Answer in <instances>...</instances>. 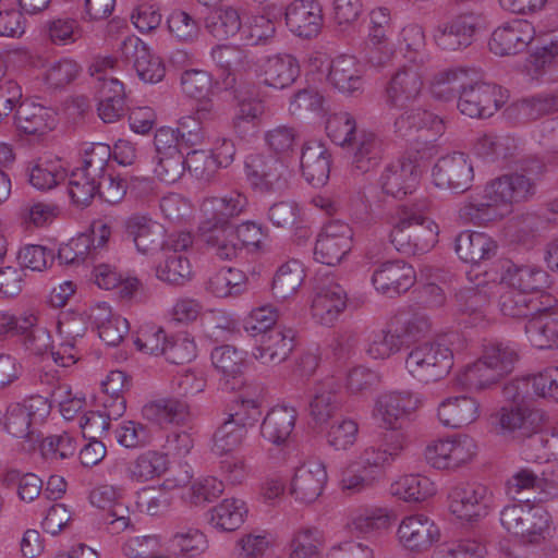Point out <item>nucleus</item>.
Returning <instances> with one entry per match:
<instances>
[{
  "instance_id": "obj_25",
  "label": "nucleus",
  "mask_w": 558,
  "mask_h": 558,
  "mask_svg": "<svg viewBox=\"0 0 558 558\" xmlns=\"http://www.w3.org/2000/svg\"><path fill=\"white\" fill-rule=\"evenodd\" d=\"M255 339L253 355L265 365L284 362L294 348V332L291 329L269 330Z\"/></svg>"
},
{
  "instance_id": "obj_51",
  "label": "nucleus",
  "mask_w": 558,
  "mask_h": 558,
  "mask_svg": "<svg viewBox=\"0 0 558 558\" xmlns=\"http://www.w3.org/2000/svg\"><path fill=\"white\" fill-rule=\"evenodd\" d=\"M304 279L303 268L298 260L283 264L272 280V294L278 300L294 295Z\"/></svg>"
},
{
  "instance_id": "obj_29",
  "label": "nucleus",
  "mask_w": 558,
  "mask_h": 558,
  "mask_svg": "<svg viewBox=\"0 0 558 558\" xmlns=\"http://www.w3.org/2000/svg\"><path fill=\"white\" fill-rule=\"evenodd\" d=\"M501 283L525 294L534 295L549 287L547 271L533 265H517L509 263L501 275Z\"/></svg>"
},
{
  "instance_id": "obj_38",
  "label": "nucleus",
  "mask_w": 558,
  "mask_h": 558,
  "mask_svg": "<svg viewBox=\"0 0 558 558\" xmlns=\"http://www.w3.org/2000/svg\"><path fill=\"white\" fill-rule=\"evenodd\" d=\"M352 153V167L355 171L366 173L378 166L383 157V143L369 131L361 130L348 145Z\"/></svg>"
},
{
  "instance_id": "obj_35",
  "label": "nucleus",
  "mask_w": 558,
  "mask_h": 558,
  "mask_svg": "<svg viewBox=\"0 0 558 558\" xmlns=\"http://www.w3.org/2000/svg\"><path fill=\"white\" fill-rule=\"evenodd\" d=\"M525 335L538 349L558 347V303L527 319Z\"/></svg>"
},
{
  "instance_id": "obj_5",
  "label": "nucleus",
  "mask_w": 558,
  "mask_h": 558,
  "mask_svg": "<svg viewBox=\"0 0 558 558\" xmlns=\"http://www.w3.org/2000/svg\"><path fill=\"white\" fill-rule=\"evenodd\" d=\"M549 513L529 499L506 505L500 511V523L521 543L537 545L549 534Z\"/></svg>"
},
{
  "instance_id": "obj_17",
  "label": "nucleus",
  "mask_w": 558,
  "mask_h": 558,
  "mask_svg": "<svg viewBox=\"0 0 558 558\" xmlns=\"http://www.w3.org/2000/svg\"><path fill=\"white\" fill-rule=\"evenodd\" d=\"M476 451V445L471 437L463 436L453 439H440L427 446L426 461L435 469H457L469 462Z\"/></svg>"
},
{
  "instance_id": "obj_53",
  "label": "nucleus",
  "mask_w": 558,
  "mask_h": 558,
  "mask_svg": "<svg viewBox=\"0 0 558 558\" xmlns=\"http://www.w3.org/2000/svg\"><path fill=\"white\" fill-rule=\"evenodd\" d=\"M264 111V104L258 99H244L240 101L233 118L235 133L242 138L255 135Z\"/></svg>"
},
{
  "instance_id": "obj_11",
  "label": "nucleus",
  "mask_w": 558,
  "mask_h": 558,
  "mask_svg": "<svg viewBox=\"0 0 558 558\" xmlns=\"http://www.w3.org/2000/svg\"><path fill=\"white\" fill-rule=\"evenodd\" d=\"M504 104L501 87L475 82L469 77L468 84L459 93L457 107L460 112L470 118H489Z\"/></svg>"
},
{
  "instance_id": "obj_64",
  "label": "nucleus",
  "mask_w": 558,
  "mask_h": 558,
  "mask_svg": "<svg viewBox=\"0 0 558 558\" xmlns=\"http://www.w3.org/2000/svg\"><path fill=\"white\" fill-rule=\"evenodd\" d=\"M58 214L59 207L56 204L35 199L24 202L19 211V216L25 225L35 227L51 223Z\"/></svg>"
},
{
  "instance_id": "obj_3",
  "label": "nucleus",
  "mask_w": 558,
  "mask_h": 558,
  "mask_svg": "<svg viewBox=\"0 0 558 558\" xmlns=\"http://www.w3.org/2000/svg\"><path fill=\"white\" fill-rule=\"evenodd\" d=\"M517 361V350L510 342L488 341L481 357L461 373L460 383L469 389H486L509 374Z\"/></svg>"
},
{
  "instance_id": "obj_2",
  "label": "nucleus",
  "mask_w": 558,
  "mask_h": 558,
  "mask_svg": "<svg viewBox=\"0 0 558 558\" xmlns=\"http://www.w3.org/2000/svg\"><path fill=\"white\" fill-rule=\"evenodd\" d=\"M426 205L402 204L390 216V242L405 255L428 252L437 243L438 226L423 213Z\"/></svg>"
},
{
  "instance_id": "obj_9",
  "label": "nucleus",
  "mask_w": 558,
  "mask_h": 558,
  "mask_svg": "<svg viewBox=\"0 0 558 558\" xmlns=\"http://www.w3.org/2000/svg\"><path fill=\"white\" fill-rule=\"evenodd\" d=\"M422 395L411 390H389L375 400L373 416L389 432H400L401 422L423 405Z\"/></svg>"
},
{
  "instance_id": "obj_55",
  "label": "nucleus",
  "mask_w": 558,
  "mask_h": 558,
  "mask_svg": "<svg viewBox=\"0 0 558 558\" xmlns=\"http://www.w3.org/2000/svg\"><path fill=\"white\" fill-rule=\"evenodd\" d=\"M190 260L183 254H168L156 266V277L170 286H183L191 279Z\"/></svg>"
},
{
  "instance_id": "obj_50",
  "label": "nucleus",
  "mask_w": 558,
  "mask_h": 558,
  "mask_svg": "<svg viewBox=\"0 0 558 558\" xmlns=\"http://www.w3.org/2000/svg\"><path fill=\"white\" fill-rule=\"evenodd\" d=\"M213 365L221 372L226 378H232L234 383L230 389H235L236 386L241 385L238 376L242 373L244 366L245 354L239 351L236 348L226 344L217 347L211 352Z\"/></svg>"
},
{
  "instance_id": "obj_10",
  "label": "nucleus",
  "mask_w": 558,
  "mask_h": 558,
  "mask_svg": "<svg viewBox=\"0 0 558 558\" xmlns=\"http://www.w3.org/2000/svg\"><path fill=\"white\" fill-rule=\"evenodd\" d=\"M423 87V74L418 66L404 64L398 68L387 81L384 101L389 108L405 109L418 101Z\"/></svg>"
},
{
  "instance_id": "obj_46",
  "label": "nucleus",
  "mask_w": 558,
  "mask_h": 558,
  "mask_svg": "<svg viewBox=\"0 0 558 558\" xmlns=\"http://www.w3.org/2000/svg\"><path fill=\"white\" fill-rule=\"evenodd\" d=\"M143 416L158 425L182 423L189 415V407L177 399H160L143 407Z\"/></svg>"
},
{
  "instance_id": "obj_6",
  "label": "nucleus",
  "mask_w": 558,
  "mask_h": 558,
  "mask_svg": "<svg viewBox=\"0 0 558 558\" xmlns=\"http://www.w3.org/2000/svg\"><path fill=\"white\" fill-rule=\"evenodd\" d=\"M49 414L48 398L32 396L23 402L11 403L7 408L4 426L9 434L28 444L27 450H33L41 438L37 426L43 424Z\"/></svg>"
},
{
  "instance_id": "obj_24",
  "label": "nucleus",
  "mask_w": 558,
  "mask_h": 558,
  "mask_svg": "<svg viewBox=\"0 0 558 558\" xmlns=\"http://www.w3.org/2000/svg\"><path fill=\"white\" fill-rule=\"evenodd\" d=\"M286 24L301 38L318 35L323 25V9L316 0H294L286 9Z\"/></svg>"
},
{
  "instance_id": "obj_41",
  "label": "nucleus",
  "mask_w": 558,
  "mask_h": 558,
  "mask_svg": "<svg viewBox=\"0 0 558 558\" xmlns=\"http://www.w3.org/2000/svg\"><path fill=\"white\" fill-rule=\"evenodd\" d=\"M422 130L439 135L444 132L445 125L438 116L422 108L408 109L395 121V132L402 137Z\"/></svg>"
},
{
  "instance_id": "obj_36",
  "label": "nucleus",
  "mask_w": 558,
  "mask_h": 558,
  "mask_svg": "<svg viewBox=\"0 0 558 558\" xmlns=\"http://www.w3.org/2000/svg\"><path fill=\"white\" fill-rule=\"evenodd\" d=\"M437 416L444 426L461 428L480 416V403L469 396L450 397L438 405Z\"/></svg>"
},
{
  "instance_id": "obj_56",
  "label": "nucleus",
  "mask_w": 558,
  "mask_h": 558,
  "mask_svg": "<svg viewBox=\"0 0 558 558\" xmlns=\"http://www.w3.org/2000/svg\"><path fill=\"white\" fill-rule=\"evenodd\" d=\"M247 433L245 428L240 427L227 417L213 436L211 450L215 454L227 456L239 449L243 445Z\"/></svg>"
},
{
  "instance_id": "obj_61",
  "label": "nucleus",
  "mask_w": 558,
  "mask_h": 558,
  "mask_svg": "<svg viewBox=\"0 0 558 558\" xmlns=\"http://www.w3.org/2000/svg\"><path fill=\"white\" fill-rule=\"evenodd\" d=\"M206 28L216 39L227 40L236 34L241 35L242 22L235 9L226 8L207 20Z\"/></svg>"
},
{
  "instance_id": "obj_40",
  "label": "nucleus",
  "mask_w": 558,
  "mask_h": 558,
  "mask_svg": "<svg viewBox=\"0 0 558 558\" xmlns=\"http://www.w3.org/2000/svg\"><path fill=\"white\" fill-rule=\"evenodd\" d=\"M328 80L341 93L356 96L362 93L363 78L357 61L352 56H339L332 60Z\"/></svg>"
},
{
  "instance_id": "obj_62",
  "label": "nucleus",
  "mask_w": 558,
  "mask_h": 558,
  "mask_svg": "<svg viewBox=\"0 0 558 558\" xmlns=\"http://www.w3.org/2000/svg\"><path fill=\"white\" fill-rule=\"evenodd\" d=\"M171 151L155 156L156 166L154 172L161 182L167 184L177 182L186 170V160L182 150L172 149Z\"/></svg>"
},
{
  "instance_id": "obj_37",
  "label": "nucleus",
  "mask_w": 558,
  "mask_h": 558,
  "mask_svg": "<svg viewBox=\"0 0 558 558\" xmlns=\"http://www.w3.org/2000/svg\"><path fill=\"white\" fill-rule=\"evenodd\" d=\"M263 82L270 87H289L300 75L299 61L288 53H278L265 59L260 65Z\"/></svg>"
},
{
  "instance_id": "obj_19",
  "label": "nucleus",
  "mask_w": 558,
  "mask_h": 558,
  "mask_svg": "<svg viewBox=\"0 0 558 558\" xmlns=\"http://www.w3.org/2000/svg\"><path fill=\"white\" fill-rule=\"evenodd\" d=\"M122 58L131 63L137 76L145 83H158L165 74L162 60L151 53L148 46L138 37H126L120 47Z\"/></svg>"
},
{
  "instance_id": "obj_22",
  "label": "nucleus",
  "mask_w": 558,
  "mask_h": 558,
  "mask_svg": "<svg viewBox=\"0 0 558 558\" xmlns=\"http://www.w3.org/2000/svg\"><path fill=\"white\" fill-rule=\"evenodd\" d=\"M327 483V472L320 461L311 460L295 469L290 484V494L304 504L315 501Z\"/></svg>"
},
{
  "instance_id": "obj_15",
  "label": "nucleus",
  "mask_w": 558,
  "mask_h": 558,
  "mask_svg": "<svg viewBox=\"0 0 558 558\" xmlns=\"http://www.w3.org/2000/svg\"><path fill=\"white\" fill-rule=\"evenodd\" d=\"M433 179L438 187L463 193L472 185L474 179L473 163L464 153L442 156L433 167Z\"/></svg>"
},
{
  "instance_id": "obj_13",
  "label": "nucleus",
  "mask_w": 558,
  "mask_h": 558,
  "mask_svg": "<svg viewBox=\"0 0 558 558\" xmlns=\"http://www.w3.org/2000/svg\"><path fill=\"white\" fill-rule=\"evenodd\" d=\"M353 231L348 223L329 221L317 236L314 257L322 264L335 266L351 251Z\"/></svg>"
},
{
  "instance_id": "obj_30",
  "label": "nucleus",
  "mask_w": 558,
  "mask_h": 558,
  "mask_svg": "<svg viewBox=\"0 0 558 558\" xmlns=\"http://www.w3.org/2000/svg\"><path fill=\"white\" fill-rule=\"evenodd\" d=\"M341 408L340 385L329 377L317 383L310 401V415L317 425L326 424Z\"/></svg>"
},
{
  "instance_id": "obj_23",
  "label": "nucleus",
  "mask_w": 558,
  "mask_h": 558,
  "mask_svg": "<svg viewBox=\"0 0 558 558\" xmlns=\"http://www.w3.org/2000/svg\"><path fill=\"white\" fill-rule=\"evenodd\" d=\"M555 304L557 300L550 294L534 296L511 288H507L498 299L499 311L504 316L511 318L529 319Z\"/></svg>"
},
{
  "instance_id": "obj_27",
  "label": "nucleus",
  "mask_w": 558,
  "mask_h": 558,
  "mask_svg": "<svg viewBox=\"0 0 558 558\" xmlns=\"http://www.w3.org/2000/svg\"><path fill=\"white\" fill-rule=\"evenodd\" d=\"M405 435L402 432H386L379 447H367L355 462L357 469L384 468L393 463L405 448Z\"/></svg>"
},
{
  "instance_id": "obj_32",
  "label": "nucleus",
  "mask_w": 558,
  "mask_h": 558,
  "mask_svg": "<svg viewBox=\"0 0 558 558\" xmlns=\"http://www.w3.org/2000/svg\"><path fill=\"white\" fill-rule=\"evenodd\" d=\"M296 417L298 412L292 407H274L262 422L260 435L275 446H284L291 439Z\"/></svg>"
},
{
  "instance_id": "obj_52",
  "label": "nucleus",
  "mask_w": 558,
  "mask_h": 558,
  "mask_svg": "<svg viewBox=\"0 0 558 558\" xmlns=\"http://www.w3.org/2000/svg\"><path fill=\"white\" fill-rule=\"evenodd\" d=\"M323 533L316 527H302L290 542L289 558H322Z\"/></svg>"
},
{
  "instance_id": "obj_21",
  "label": "nucleus",
  "mask_w": 558,
  "mask_h": 558,
  "mask_svg": "<svg viewBox=\"0 0 558 558\" xmlns=\"http://www.w3.org/2000/svg\"><path fill=\"white\" fill-rule=\"evenodd\" d=\"M418 178L416 161L411 157L401 156L385 166L379 183L386 194L402 197L412 193Z\"/></svg>"
},
{
  "instance_id": "obj_42",
  "label": "nucleus",
  "mask_w": 558,
  "mask_h": 558,
  "mask_svg": "<svg viewBox=\"0 0 558 558\" xmlns=\"http://www.w3.org/2000/svg\"><path fill=\"white\" fill-rule=\"evenodd\" d=\"M14 121L21 132L29 135L45 134L52 129L51 112L41 105L31 101L20 104Z\"/></svg>"
},
{
  "instance_id": "obj_33",
  "label": "nucleus",
  "mask_w": 558,
  "mask_h": 558,
  "mask_svg": "<svg viewBox=\"0 0 558 558\" xmlns=\"http://www.w3.org/2000/svg\"><path fill=\"white\" fill-rule=\"evenodd\" d=\"M301 170L304 179L315 187L324 186L330 174V154L324 144L307 142L302 147Z\"/></svg>"
},
{
  "instance_id": "obj_18",
  "label": "nucleus",
  "mask_w": 558,
  "mask_h": 558,
  "mask_svg": "<svg viewBox=\"0 0 558 558\" xmlns=\"http://www.w3.org/2000/svg\"><path fill=\"white\" fill-rule=\"evenodd\" d=\"M415 280L414 268L402 259L384 262L372 275L374 288L389 298L405 293L414 286Z\"/></svg>"
},
{
  "instance_id": "obj_63",
  "label": "nucleus",
  "mask_w": 558,
  "mask_h": 558,
  "mask_svg": "<svg viewBox=\"0 0 558 558\" xmlns=\"http://www.w3.org/2000/svg\"><path fill=\"white\" fill-rule=\"evenodd\" d=\"M328 137L339 146H348L359 131L354 118L348 112H338L329 116L326 121Z\"/></svg>"
},
{
  "instance_id": "obj_34",
  "label": "nucleus",
  "mask_w": 558,
  "mask_h": 558,
  "mask_svg": "<svg viewBox=\"0 0 558 558\" xmlns=\"http://www.w3.org/2000/svg\"><path fill=\"white\" fill-rule=\"evenodd\" d=\"M555 111H558L557 96L537 95L512 102L504 116L512 124H525Z\"/></svg>"
},
{
  "instance_id": "obj_45",
  "label": "nucleus",
  "mask_w": 558,
  "mask_h": 558,
  "mask_svg": "<svg viewBox=\"0 0 558 558\" xmlns=\"http://www.w3.org/2000/svg\"><path fill=\"white\" fill-rule=\"evenodd\" d=\"M246 289V277L236 268H221L213 274L207 282L206 290L217 298L236 296Z\"/></svg>"
},
{
  "instance_id": "obj_43",
  "label": "nucleus",
  "mask_w": 558,
  "mask_h": 558,
  "mask_svg": "<svg viewBox=\"0 0 558 558\" xmlns=\"http://www.w3.org/2000/svg\"><path fill=\"white\" fill-rule=\"evenodd\" d=\"M436 492L434 483L426 476L410 474L401 476L390 486L392 496L407 502H421Z\"/></svg>"
},
{
  "instance_id": "obj_12",
  "label": "nucleus",
  "mask_w": 558,
  "mask_h": 558,
  "mask_svg": "<svg viewBox=\"0 0 558 558\" xmlns=\"http://www.w3.org/2000/svg\"><path fill=\"white\" fill-rule=\"evenodd\" d=\"M448 498L451 513L469 522L487 515L493 501L490 490L481 484H458Z\"/></svg>"
},
{
  "instance_id": "obj_8",
  "label": "nucleus",
  "mask_w": 558,
  "mask_h": 558,
  "mask_svg": "<svg viewBox=\"0 0 558 558\" xmlns=\"http://www.w3.org/2000/svg\"><path fill=\"white\" fill-rule=\"evenodd\" d=\"M482 21V15L473 11L451 15L435 27L434 43L442 51L463 50L473 44Z\"/></svg>"
},
{
  "instance_id": "obj_48",
  "label": "nucleus",
  "mask_w": 558,
  "mask_h": 558,
  "mask_svg": "<svg viewBox=\"0 0 558 558\" xmlns=\"http://www.w3.org/2000/svg\"><path fill=\"white\" fill-rule=\"evenodd\" d=\"M470 71L464 68L446 69L438 72L432 82L433 95L441 100L453 99L469 82Z\"/></svg>"
},
{
  "instance_id": "obj_58",
  "label": "nucleus",
  "mask_w": 558,
  "mask_h": 558,
  "mask_svg": "<svg viewBox=\"0 0 558 558\" xmlns=\"http://www.w3.org/2000/svg\"><path fill=\"white\" fill-rule=\"evenodd\" d=\"M28 181L38 190H50L65 179V171L59 161L38 160L28 169Z\"/></svg>"
},
{
  "instance_id": "obj_14",
  "label": "nucleus",
  "mask_w": 558,
  "mask_h": 558,
  "mask_svg": "<svg viewBox=\"0 0 558 558\" xmlns=\"http://www.w3.org/2000/svg\"><path fill=\"white\" fill-rule=\"evenodd\" d=\"M248 205L247 197L240 191H229L221 196L206 197L201 209L205 220L199 230L231 229L230 221L245 211Z\"/></svg>"
},
{
  "instance_id": "obj_16",
  "label": "nucleus",
  "mask_w": 558,
  "mask_h": 558,
  "mask_svg": "<svg viewBox=\"0 0 558 558\" xmlns=\"http://www.w3.org/2000/svg\"><path fill=\"white\" fill-rule=\"evenodd\" d=\"M535 34V28L529 21L514 19L502 23L493 32L489 49L497 56H514L527 48Z\"/></svg>"
},
{
  "instance_id": "obj_57",
  "label": "nucleus",
  "mask_w": 558,
  "mask_h": 558,
  "mask_svg": "<svg viewBox=\"0 0 558 558\" xmlns=\"http://www.w3.org/2000/svg\"><path fill=\"white\" fill-rule=\"evenodd\" d=\"M173 554H181L187 557H195L204 553L208 542L203 532L194 527H185L178 531L169 541Z\"/></svg>"
},
{
  "instance_id": "obj_59",
  "label": "nucleus",
  "mask_w": 558,
  "mask_h": 558,
  "mask_svg": "<svg viewBox=\"0 0 558 558\" xmlns=\"http://www.w3.org/2000/svg\"><path fill=\"white\" fill-rule=\"evenodd\" d=\"M276 33L275 23L264 15H253L242 24L240 40L245 46L267 44Z\"/></svg>"
},
{
  "instance_id": "obj_49",
  "label": "nucleus",
  "mask_w": 558,
  "mask_h": 558,
  "mask_svg": "<svg viewBox=\"0 0 558 558\" xmlns=\"http://www.w3.org/2000/svg\"><path fill=\"white\" fill-rule=\"evenodd\" d=\"M111 147L104 143L87 144L83 149L82 166L77 168L97 180L111 172Z\"/></svg>"
},
{
  "instance_id": "obj_1",
  "label": "nucleus",
  "mask_w": 558,
  "mask_h": 558,
  "mask_svg": "<svg viewBox=\"0 0 558 558\" xmlns=\"http://www.w3.org/2000/svg\"><path fill=\"white\" fill-rule=\"evenodd\" d=\"M535 193L534 179L529 174L509 173L488 182L482 199L465 203L459 209V217L466 222L484 223L497 218V206L510 207L529 199Z\"/></svg>"
},
{
  "instance_id": "obj_7",
  "label": "nucleus",
  "mask_w": 558,
  "mask_h": 558,
  "mask_svg": "<svg viewBox=\"0 0 558 558\" xmlns=\"http://www.w3.org/2000/svg\"><path fill=\"white\" fill-rule=\"evenodd\" d=\"M244 172L251 187L263 194L281 192L291 177L283 159L264 154H250L244 161Z\"/></svg>"
},
{
  "instance_id": "obj_47",
  "label": "nucleus",
  "mask_w": 558,
  "mask_h": 558,
  "mask_svg": "<svg viewBox=\"0 0 558 558\" xmlns=\"http://www.w3.org/2000/svg\"><path fill=\"white\" fill-rule=\"evenodd\" d=\"M210 524L222 532L238 530L247 513L245 502L241 499H225L211 509Z\"/></svg>"
},
{
  "instance_id": "obj_4",
  "label": "nucleus",
  "mask_w": 558,
  "mask_h": 558,
  "mask_svg": "<svg viewBox=\"0 0 558 558\" xmlns=\"http://www.w3.org/2000/svg\"><path fill=\"white\" fill-rule=\"evenodd\" d=\"M449 342V336H442L411 348L404 361L409 375L425 385L445 378L453 366Z\"/></svg>"
},
{
  "instance_id": "obj_60",
  "label": "nucleus",
  "mask_w": 558,
  "mask_h": 558,
  "mask_svg": "<svg viewBox=\"0 0 558 558\" xmlns=\"http://www.w3.org/2000/svg\"><path fill=\"white\" fill-rule=\"evenodd\" d=\"M99 182L84 171L74 169L69 177V195L77 206H88L97 195Z\"/></svg>"
},
{
  "instance_id": "obj_54",
  "label": "nucleus",
  "mask_w": 558,
  "mask_h": 558,
  "mask_svg": "<svg viewBox=\"0 0 558 558\" xmlns=\"http://www.w3.org/2000/svg\"><path fill=\"white\" fill-rule=\"evenodd\" d=\"M210 56L219 68L227 71V88L232 87L235 82L232 71L244 69L248 64L246 52L238 46L218 45L211 49Z\"/></svg>"
},
{
  "instance_id": "obj_39",
  "label": "nucleus",
  "mask_w": 558,
  "mask_h": 558,
  "mask_svg": "<svg viewBox=\"0 0 558 558\" xmlns=\"http://www.w3.org/2000/svg\"><path fill=\"white\" fill-rule=\"evenodd\" d=\"M454 250L462 262L476 265L492 258L497 245L486 233L466 230L457 235Z\"/></svg>"
},
{
  "instance_id": "obj_44",
  "label": "nucleus",
  "mask_w": 558,
  "mask_h": 558,
  "mask_svg": "<svg viewBox=\"0 0 558 558\" xmlns=\"http://www.w3.org/2000/svg\"><path fill=\"white\" fill-rule=\"evenodd\" d=\"M167 469V454L155 450H147L129 463L126 472L131 480L144 483L161 476Z\"/></svg>"
},
{
  "instance_id": "obj_20",
  "label": "nucleus",
  "mask_w": 558,
  "mask_h": 558,
  "mask_svg": "<svg viewBox=\"0 0 558 558\" xmlns=\"http://www.w3.org/2000/svg\"><path fill=\"white\" fill-rule=\"evenodd\" d=\"M400 544L409 551L424 553L440 539L438 525L424 514L403 518L398 527Z\"/></svg>"
},
{
  "instance_id": "obj_28",
  "label": "nucleus",
  "mask_w": 558,
  "mask_h": 558,
  "mask_svg": "<svg viewBox=\"0 0 558 558\" xmlns=\"http://www.w3.org/2000/svg\"><path fill=\"white\" fill-rule=\"evenodd\" d=\"M125 232L142 254H153L165 245L163 226L142 215H133L125 221Z\"/></svg>"
},
{
  "instance_id": "obj_31",
  "label": "nucleus",
  "mask_w": 558,
  "mask_h": 558,
  "mask_svg": "<svg viewBox=\"0 0 558 558\" xmlns=\"http://www.w3.org/2000/svg\"><path fill=\"white\" fill-rule=\"evenodd\" d=\"M192 475L187 470H182L179 476L166 478L158 488L147 487L137 496V506L149 515H159L166 512L172 504L171 489L182 487L190 483Z\"/></svg>"
},
{
  "instance_id": "obj_26",
  "label": "nucleus",
  "mask_w": 558,
  "mask_h": 558,
  "mask_svg": "<svg viewBox=\"0 0 558 558\" xmlns=\"http://www.w3.org/2000/svg\"><path fill=\"white\" fill-rule=\"evenodd\" d=\"M347 292L336 283L328 282L315 288L312 315L322 325H332L347 307Z\"/></svg>"
}]
</instances>
